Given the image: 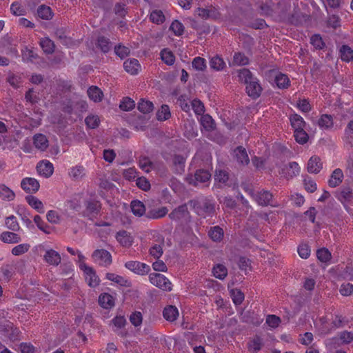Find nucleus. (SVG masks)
I'll list each match as a JSON object with an SVG mask.
<instances>
[{"mask_svg": "<svg viewBox=\"0 0 353 353\" xmlns=\"http://www.w3.org/2000/svg\"><path fill=\"white\" fill-rule=\"evenodd\" d=\"M238 77L239 81L246 84V92L249 97L256 99L259 98L262 92V87L256 77H253L252 72L247 68L239 70Z\"/></svg>", "mask_w": 353, "mask_h": 353, "instance_id": "obj_1", "label": "nucleus"}, {"mask_svg": "<svg viewBox=\"0 0 353 353\" xmlns=\"http://www.w3.org/2000/svg\"><path fill=\"white\" fill-rule=\"evenodd\" d=\"M188 205L199 216L212 214L215 210V205L213 201L205 197L191 200L188 202Z\"/></svg>", "mask_w": 353, "mask_h": 353, "instance_id": "obj_2", "label": "nucleus"}, {"mask_svg": "<svg viewBox=\"0 0 353 353\" xmlns=\"http://www.w3.org/2000/svg\"><path fill=\"white\" fill-rule=\"evenodd\" d=\"M149 279L152 284L164 291L170 292L172 289V285L169 279L160 273H152Z\"/></svg>", "mask_w": 353, "mask_h": 353, "instance_id": "obj_3", "label": "nucleus"}, {"mask_svg": "<svg viewBox=\"0 0 353 353\" xmlns=\"http://www.w3.org/2000/svg\"><path fill=\"white\" fill-rule=\"evenodd\" d=\"M248 194L254 199V201L261 206L273 205L271 203L272 199L273 197L272 194L269 191L261 190L255 192L251 189H248Z\"/></svg>", "mask_w": 353, "mask_h": 353, "instance_id": "obj_4", "label": "nucleus"}, {"mask_svg": "<svg viewBox=\"0 0 353 353\" xmlns=\"http://www.w3.org/2000/svg\"><path fill=\"white\" fill-rule=\"evenodd\" d=\"M211 174L206 170H198L194 175H188L186 181L194 186H196L199 183H205L210 180Z\"/></svg>", "mask_w": 353, "mask_h": 353, "instance_id": "obj_5", "label": "nucleus"}, {"mask_svg": "<svg viewBox=\"0 0 353 353\" xmlns=\"http://www.w3.org/2000/svg\"><path fill=\"white\" fill-rule=\"evenodd\" d=\"M92 257L101 266L108 267L112 263V255L106 250L98 249L93 252Z\"/></svg>", "mask_w": 353, "mask_h": 353, "instance_id": "obj_6", "label": "nucleus"}, {"mask_svg": "<svg viewBox=\"0 0 353 353\" xmlns=\"http://www.w3.org/2000/svg\"><path fill=\"white\" fill-rule=\"evenodd\" d=\"M125 267L139 275L147 274L150 271V267L148 264L137 261H127Z\"/></svg>", "mask_w": 353, "mask_h": 353, "instance_id": "obj_7", "label": "nucleus"}, {"mask_svg": "<svg viewBox=\"0 0 353 353\" xmlns=\"http://www.w3.org/2000/svg\"><path fill=\"white\" fill-rule=\"evenodd\" d=\"M79 268L86 274V280L89 286L94 288L99 285L100 280L92 267L88 266L85 263H82L79 264Z\"/></svg>", "mask_w": 353, "mask_h": 353, "instance_id": "obj_8", "label": "nucleus"}, {"mask_svg": "<svg viewBox=\"0 0 353 353\" xmlns=\"http://www.w3.org/2000/svg\"><path fill=\"white\" fill-rule=\"evenodd\" d=\"M169 218L175 221H186L189 219V212L186 205H181L169 214Z\"/></svg>", "mask_w": 353, "mask_h": 353, "instance_id": "obj_9", "label": "nucleus"}, {"mask_svg": "<svg viewBox=\"0 0 353 353\" xmlns=\"http://www.w3.org/2000/svg\"><path fill=\"white\" fill-rule=\"evenodd\" d=\"M300 168L299 164L295 162H290L288 165H283L281 168L280 174L283 175L287 179L293 178L294 176L299 174Z\"/></svg>", "mask_w": 353, "mask_h": 353, "instance_id": "obj_10", "label": "nucleus"}, {"mask_svg": "<svg viewBox=\"0 0 353 353\" xmlns=\"http://www.w3.org/2000/svg\"><path fill=\"white\" fill-rule=\"evenodd\" d=\"M336 197L346 208L347 203L351 202L353 200L352 190L348 186L342 187L339 191L336 192Z\"/></svg>", "mask_w": 353, "mask_h": 353, "instance_id": "obj_11", "label": "nucleus"}, {"mask_svg": "<svg viewBox=\"0 0 353 353\" xmlns=\"http://www.w3.org/2000/svg\"><path fill=\"white\" fill-rule=\"evenodd\" d=\"M21 187L28 193H35L39 190L40 185L34 178H25L21 181Z\"/></svg>", "mask_w": 353, "mask_h": 353, "instance_id": "obj_12", "label": "nucleus"}, {"mask_svg": "<svg viewBox=\"0 0 353 353\" xmlns=\"http://www.w3.org/2000/svg\"><path fill=\"white\" fill-rule=\"evenodd\" d=\"M37 170L40 175L48 178L53 174L54 167L49 161L43 160L37 163Z\"/></svg>", "mask_w": 353, "mask_h": 353, "instance_id": "obj_13", "label": "nucleus"}, {"mask_svg": "<svg viewBox=\"0 0 353 353\" xmlns=\"http://www.w3.org/2000/svg\"><path fill=\"white\" fill-rule=\"evenodd\" d=\"M185 158L180 154H174L172 158V168L174 173L181 174L184 171Z\"/></svg>", "mask_w": 353, "mask_h": 353, "instance_id": "obj_14", "label": "nucleus"}, {"mask_svg": "<svg viewBox=\"0 0 353 353\" xmlns=\"http://www.w3.org/2000/svg\"><path fill=\"white\" fill-rule=\"evenodd\" d=\"M43 258L47 263L54 266L59 265L61 261V258L59 252L52 249L46 250Z\"/></svg>", "mask_w": 353, "mask_h": 353, "instance_id": "obj_15", "label": "nucleus"}, {"mask_svg": "<svg viewBox=\"0 0 353 353\" xmlns=\"http://www.w3.org/2000/svg\"><path fill=\"white\" fill-rule=\"evenodd\" d=\"M234 155L236 161L241 165H248L250 163V159L247 151L243 146H239L234 150Z\"/></svg>", "mask_w": 353, "mask_h": 353, "instance_id": "obj_16", "label": "nucleus"}, {"mask_svg": "<svg viewBox=\"0 0 353 353\" xmlns=\"http://www.w3.org/2000/svg\"><path fill=\"white\" fill-rule=\"evenodd\" d=\"M179 315L177 307L174 305H167L163 311L164 319L169 322L175 321Z\"/></svg>", "mask_w": 353, "mask_h": 353, "instance_id": "obj_17", "label": "nucleus"}, {"mask_svg": "<svg viewBox=\"0 0 353 353\" xmlns=\"http://www.w3.org/2000/svg\"><path fill=\"white\" fill-rule=\"evenodd\" d=\"M123 67H124L125 70L127 72H128L132 75L138 74V72L141 68L139 62L136 59H127L123 63Z\"/></svg>", "mask_w": 353, "mask_h": 353, "instance_id": "obj_18", "label": "nucleus"}, {"mask_svg": "<svg viewBox=\"0 0 353 353\" xmlns=\"http://www.w3.org/2000/svg\"><path fill=\"white\" fill-rule=\"evenodd\" d=\"M323 168L321 159L317 156H312L307 162V171L310 173H319Z\"/></svg>", "mask_w": 353, "mask_h": 353, "instance_id": "obj_19", "label": "nucleus"}, {"mask_svg": "<svg viewBox=\"0 0 353 353\" xmlns=\"http://www.w3.org/2000/svg\"><path fill=\"white\" fill-rule=\"evenodd\" d=\"M168 212L167 207L152 208L147 211L145 216L150 219H159L164 217Z\"/></svg>", "mask_w": 353, "mask_h": 353, "instance_id": "obj_20", "label": "nucleus"}, {"mask_svg": "<svg viewBox=\"0 0 353 353\" xmlns=\"http://www.w3.org/2000/svg\"><path fill=\"white\" fill-rule=\"evenodd\" d=\"M85 212L88 215L95 216L99 214L101 210V203L94 199H89L85 201Z\"/></svg>", "mask_w": 353, "mask_h": 353, "instance_id": "obj_21", "label": "nucleus"}, {"mask_svg": "<svg viewBox=\"0 0 353 353\" xmlns=\"http://www.w3.org/2000/svg\"><path fill=\"white\" fill-rule=\"evenodd\" d=\"M343 179V171L340 168H336L332 173L330 179L328 181V185L331 188H335L341 183Z\"/></svg>", "mask_w": 353, "mask_h": 353, "instance_id": "obj_22", "label": "nucleus"}, {"mask_svg": "<svg viewBox=\"0 0 353 353\" xmlns=\"http://www.w3.org/2000/svg\"><path fill=\"white\" fill-rule=\"evenodd\" d=\"M33 143L36 148L44 151L48 147V140L42 134H37L33 137Z\"/></svg>", "mask_w": 353, "mask_h": 353, "instance_id": "obj_23", "label": "nucleus"}, {"mask_svg": "<svg viewBox=\"0 0 353 353\" xmlns=\"http://www.w3.org/2000/svg\"><path fill=\"white\" fill-rule=\"evenodd\" d=\"M196 13L202 19L215 18L218 14L217 10L212 6L205 8H198Z\"/></svg>", "mask_w": 353, "mask_h": 353, "instance_id": "obj_24", "label": "nucleus"}, {"mask_svg": "<svg viewBox=\"0 0 353 353\" xmlns=\"http://www.w3.org/2000/svg\"><path fill=\"white\" fill-rule=\"evenodd\" d=\"M0 239L6 243H18L21 241V236L12 232H3L0 235Z\"/></svg>", "mask_w": 353, "mask_h": 353, "instance_id": "obj_25", "label": "nucleus"}, {"mask_svg": "<svg viewBox=\"0 0 353 353\" xmlns=\"http://www.w3.org/2000/svg\"><path fill=\"white\" fill-rule=\"evenodd\" d=\"M14 268L12 265L6 264L0 268V281H8L12 277Z\"/></svg>", "mask_w": 353, "mask_h": 353, "instance_id": "obj_26", "label": "nucleus"}, {"mask_svg": "<svg viewBox=\"0 0 353 353\" xmlns=\"http://www.w3.org/2000/svg\"><path fill=\"white\" fill-rule=\"evenodd\" d=\"M290 121L292 128L294 130H302L305 128L306 123L301 116L298 114H291Z\"/></svg>", "mask_w": 353, "mask_h": 353, "instance_id": "obj_27", "label": "nucleus"}, {"mask_svg": "<svg viewBox=\"0 0 353 353\" xmlns=\"http://www.w3.org/2000/svg\"><path fill=\"white\" fill-rule=\"evenodd\" d=\"M116 239L124 247H129L132 243V238L125 230H121L117 233Z\"/></svg>", "mask_w": 353, "mask_h": 353, "instance_id": "obj_28", "label": "nucleus"}, {"mask_svg": "<svg viewBox=\"0 0 353 353\" xmlns=\"http://www.w3.org/2000/svg\"><path fill=\"white\" fill-rule=\"evenodd\" d=\"M209 237L214 242H221L224 236L223 230L220 226L211 227L208 231Z\"/></svg>", "mask_w": 353, "mask_h": 353, "instance_id": "obj_29", "label": "nucleus"}, {"mask_svg": "<svg viewBox=\"0 0 353 353\" xmlns=\"http://www.w3.org/2000/svg\"><path fill=\"white\" fill-rule=\"evenodd\" d=\"M132 212L137 216H141L145 214L146 209L143 202L139 200H134L130 204Z\"/></svg>", "mask_w": 353, "mask_h": 353, "instance_id": "obj_30", "label": "nucleus"}, {"mask_svg": "<svg viewBox=\"0 0 353 353\" xmlns=\"http://www.w3.org/2000/svg\"><path fill=\"white\" fill-rule=\"evenodd\" d=\"M40 46L47 54H52L55 50V45L53 41L48 37L42 38L39 41Z\"/></svg>", "mask_w": 353, "mask_h": 353, "instance_id": "obj_31", "label": "nucleus"}, {"mask_svg": "<svg viewBox=\"0 0 353 353\" xmlns=\"http://www.w3.org/2000/svg\"><path fill=\"white\" fill-rule=\"evenodd\" d=\"M105 278L111 281H113L117 284H119L121 286L123 287H130V282L125 279L124 277L115 274L114 273H110L108 272L105 274Z\"/></svg>", "mask_w": 353, "mask_h": 353, "instance_id": "obj_32", "label": "nucleus"}, {"mask_svg": "<svg viewBox=\"0 0 353 353\" xmlns=\"http://www.w3.org/2000/svg\"><path fill=\"white\" fill-rule=\"evenodd\" d=\"M15 198L14 192L5 184H0V199L11 201Z\"/></svg>", "mask_w": 353, "mask_h": 353, "instance_id": "obj_33", "label": "nucleus"}, {"mask_svg": "<svg viewBox=\"0 0 353 353\" xmlns=\"http://www.w3.org/2000/svg\"><path fill=\"white\" fill-rule=\"evenodd\" d=\"M339 54L343 61L350 62L353 60V50L347 45H343L341 47Z\"/></svg>", "mask_w": 353, "mask_h": 353, "instance_id": "obj_34", "label": "nucleus"}, {"mask_svg": "<svg viewBox=\"0 0 353 353\" xmlns=\"http://www.w3.org/2000/svg\"><path fill=\"white\" fill-rule=\"evenodd\" d=\"M96 45L103 53H107L112 48V43L110 39L104 36L98 37Z\"/></svg>", "mask_w": 353, "mask_h": 353, "instance_id": "obj_35", "label": "nucleus"}, {"mask_svg": "<svg viewBox=\"0 0 353 353\" xmlns=\"http://www.w3.org/2000/svg\"><path fill=\"white\" fill-rule=\"evenodd\" d=\"M201 125L206 131H212L215 128V123L209 114H203L200 119Z\"/></svg>", "mask_w": 353, "mask_h": 353, "instance_id": "obj_36", "label": "nucleus"}, {"mask_svg": "<svg viewBox=\"0 0 353 353\" xmlns=\"http://www.w3.org/2000/svg\"><path fill=\"white\" fill-rule=\"evenodd\" d=\"M213 275L220 280H223L228 275V269L223 264H216L212 268Z\"/></svg>", "mask_w": 353, "mask_h": 353, "instance_id": "obj_37", "label": "nucleus"}, {"mask_svg": "<svg viewBox=\"0 0 353 353\" xmlns=\"http://www.w3.org/2000/svg\"><path fill=\"white\" fill-rule=\"evenodd\" d=\"M274 81L277 87L280 89L288 88L290 85V81L288 77L283 73H279L276 75Z\"/></svg>", "mask_w": 353, "mask_h": 353, "instance_id": "obj_38", "label": "nucleus"}, {"mask_svg": "<svg viewBox=\"0 0 353 353\" xmlns=\"http://www.w3.org/2000/svg\"><path fill=\"white\" fill-rule=\"evenodd\" d=\"M90 99L94 102H100L103 98V92L97 86H91L88 90Z\"/></svg>", "mask_w": 353, "mask_h": 353, "instance_id": "obj_39", "label": "nucleus"}, {"mask_svg": "<svg viewBox=\"0 0 353 353\" xmlns=\"http://www.w3.org/2000/svg\"><path fill=\"white\" fill-rule=\"evenodd\" d=\"M99 303L103 308H110L114 304V299L110 294L104 293L99 296Z\"/></svg>", "mask_w": 353, "mask_h": 353, "instance_id": "obj_40", "label": "nucleus"}, {"mask_svg": "<svg viewBox=\"0 0 353 353\" xmlns=\"http://www.w3.org/2000/svg\"><path fill=\"white\" fill-rule=\"evenodd\" d=\"M69 175L73 180H81L85 176V168L82 165H76L71 168Z\"/></svg>", "mask_w": 353, "mask_h": 353, "instance_id": "obj_41", "label": "nucleus"}, {"mask_svg": "<svg viewBox=\"0 0 353 353\" xmlns=\"http://www.w3.org/2000/svg\"><path fill=\"white\" fill-rule=\"evenodd\" d=\"M26 200L32 208L37 210L39 212H43V205L37 197L34 196H28L26 197Z\"/></svg>", "mask_w": 353, "mask_h": 353, "instance_id": "obj_42", "label": "nucleus"}, {"mask_svg": "<svg viewBox=\"0 0 353 353\" xmlns=\"http://www.w3.org/2000/svg\"><path fill=\"white\" fill-rule=\"evenodd\" d=\"M319 126L322 129H328L333 125V119L330 114H323L318 121Z\"/></svg>", "mask_w": 353, "mask_h": 353, "instance_id": "obj_43", "label": "nucleus"}, {"mask_svg": "<svg viewBox=\"0 0 353 353\" xmlns=\"http://www.w3.org/2000/svg\"><path fill=\"white\" fill-rule=\"evenodd\" d=\"M249 63V59L242 52H235L233 57V65H245Z\"/></svg>", "mask_w": 353, "mask_h": 353, "instance_id": "obj_44", "label": "nucleus"}, {"mask_svg": "<svg viewBox=\"0 0 353 353\" xmlns=\"http://www.w3.org/2000/svg\"><path fill=\"white\" fill-rule=\"evenodd\" d=\"M161 58L162 61L168 65H172L175 61V57L173 53L168 49H163L161 51Z\"/></svg>", "mask_w": 353, "mask_h": 353, "instance_id": "obj_45", "label": "nucleus"}, {"mask_svg": "<svg viewBox=\"0 0 353 353\" xmlns=\"http://www.w3.org/2000/svg\"><path fill=\"white\" fill-rule=\"evenodd\" d=\"M210 68L214 70L219 71L222 70L225 67V63L219 56L212 57L210 61Z\"/></svg>", "mask_w": 353, "mask_h": 353, "instance_id": "obj_46", "label": "nucleus"}, {"mask_svg": "<svg viewBox=\"0 0 353 353\" xmlns=\"http://www.w3.org/2000/svg\"><path fill=\"white\" fill-rule=\"evenodd\" d=\"M137 108L143 114H148L153 110L154 105L150 101L141 99L140 101L138 103Z\"/></svg>", "mask_w": 353, "mask_h": 353, "instance_id": "obj_47", "label": "nucleus"}, {"mask_svg": "<svg viewBox=\"0 0 353 353\" xmlns=\"http://www.w3.org/2000/svg\"><path fill=\"white\" fill-rule=\"evenodd\" d=\"M294 137L296 141L301 145L306 143L309 139L308 134L305 131L304 128L294 130Z\"/></svg>", "mask_w": 353, "mask_h": 353, "instance_id": "obj_48", "label": "nucleus"}, {"mask_svg": "<svg viewBox=\"0 0 353 353\" xmlns=\"http://www.w3.org/2000/svg\"><path fill=\"white\" fill-rule=\"evenodd\" d=\"M37 14L43 19L49 20L52 18L51 8L49 6L41 5L37 9Z\"/></svg>", "mask_w": 353, "mask_h": 353, "instance_id": "obj_49", "label": "nucleus"}, {"mask_svg": "<svg viewBox=\"0 0 353 353\" xmlns=\"http://www.w3.org/2000/svg\"><path fill=\"white\" fill-rule=\"evenodd\" d=\"M171 116L169 106L168 105H162L161 109L157 112V118L159 121H165Z\"/></svg>", "mask_w": 353, "mask_h": 353, "instance_id": "obj_50", "label": "nucleus"}, {"mask_svg": "<svg viewBox=\"0 0 353 353\" xmlns=\"http://www.w3.org/2000/svg\"><path fill=\"white\" fill-rule=\"evenodd\" d=\"M150 20L157 24H161L165 21V16L160 10H154L150 13Z\"/></svg>", "mask_w": 353, "mask_h": 353, "instance_id": "obj_51", "label": "nucleus"}, {"mask_svg": "<svg viewBox=\"0 0 353 353\" xmlns=\"http://www.w3.org/2000/svg\"><path fill=\"white\" fill-rule=\"evenodd\" d=\"M85 122L89 128L95 129L99 125L100 119L97 115L90 114L85 119Z\"/></svg>", "mask_w": 353, "mask_h": 353, "instance_id": "obj_52", "label": "nucleus"}, {"mask_svg": "<svg viewBox=\"0 0 353 353\" xmlns=\"http://www.w3.org/2000/svg\"><path fill=\"white\" fill-rule=\"evenodd\" d=\"M6 227L14 232L18 231L20 228L17 221V218L14 215H11L6 219L5 221Z\"/></svg>", "mask_w": 353, "mask_h": 353, "instance_id": "obj_53", "label": "nucleus"}, {"mask_svg": "<svg viewBox=\"0 0 353 353\" xmlns=\"http://www.w3.org/2000/svg\"><path fill=\"white\" fill-rule=\"evenodd\" d=\"M192 65L194 69L198 71H203L206 69V61L204 58L196 57H195Z\"/></svg>", "mask_w": 353, "mask_h": 353, "instance_id": "obj_54", "label": "nucleus"}, {"mask_svg": "<svg viewBox=\"0 0 353 353\" xmlns=\"http://www.w3.org/2000/svg\"><path fill=\"white\" fill-rule=\"evenodd\" d=\"M170 30H172L176 36H181L183 34L184 26L179 21L174 20L171 23Z\"/></svg>", "mask_w": 353, "mask_h": 353, "instance_id": "obj_55", "label": "nucleus"}, {"mask_svg": "<svg viewBox=\"0 0 353 353\" xmlns=\"http://www.w3.org/2000/svg\"><path fill=\"white\" fill-rule=\"evenodd\" d=\"M30 248V245L28 243L19 244L12 249V254L14 256H20L26 253Z\"/></svg>", "mask_w": 353, "mask_h": 353, "instance_id": "obj_56", "label": "nucleus"}, {"mask_svg": "<svg viewBox=\"0 0 353 353\" xmlns=\"http://www.w3.org/2000/svg\"><path fill=\"white\" fill-rule=\"evenodd\" d=\"M134 106V101L130 97H124L119 105V108L124 111H130L132 110Z\"/></svg>", "mask_w": 353, "mask_h": 353, "instance_id": "obj_57", "label": "nucleus"}, {"mask_svg": "<svg viewBox=\"0 0 353 353\" xmlns=\"http://www.w3.org/2000/svg\"><path fill=\"white\" fill-rule=\"evenodd\" d=\"M214 179L219 183L225 184L229 179V174L227 171L223 170H216Z\"/></svg>", "mask_w": 353, "mask_h": 353, "instance_id": "obj_58", "label": "nucleus"}, {"mask_svg": "<svg viewBox=\"0 0 353 353\" xmlns=\"http://www.w3.org/2000/svg\"><path fill=\"white\" fill-rule=\"evenodd\" d=\"M263 345V339L260 336H256L252 341L251 344L250 345V348L253 352L256 353L261 349Z\"/></svg>", "mask_w": 353, "mask_h": 353, "instance_id": "obj_59", "label": "nucleus"}, {"mask_svg": "<svg viewBox=\"0 0 353 353\" xmlns=\"http://www.w3.org/2000/svg\"><path fill=\"white\" fill-rule=\"evenodd\" d=\"M34 221L39 230H41L46 234H49L50 232V227L46 223H44V221L42 220V219L40 216H39V215L34 216Z\"/></svg>", "mask_w": 353, "mask_h": 353, "instance_id": "obj_60", "label": "nucleus"}, {"mask_svg": "<svg viewBox=\"0 0 353 353\" xmlns=\"http://www.w3.org/2000/svg\"><path fill=\"white\" fill-rule=\"evenodd\" d=\"M11 12L16 16H23L26 14V10L23 6L18 2H14L10 6Z\"/></svg>", "mask_w": 353, "mask_h": 353, "instance_id": "obj_61", "label": "nucleus"}, {"mask_svg": "<svg viewBox=\"0 0 353 353\" xmlns=\"http://www.w3.org/2000/svg\"><path fill=\"white\" fill-rule=\"evenodd\" d=\"M316 256L318 259L322 262H327L331 258V254L326 248H321L316 252Z\"/></svg>", "mask_w": 353, "mask_h": 353, "instance_id": "obj_62", "label": "nucleus"}, {"mask_svg": "<svg viewBox=\"0 0 353 353\" xmlns=\"http://www.w3.org/2000/svg\"><path fill=\"white\" fill-rule=\"evenodd\" d=\"M192 106L195 114L198 115H203L205 112V107L200 100L194 99L192 101Z\"/></svg>", "mask_w": 353, "mask_h": 353, "instance_id": "obj_63", "label": "nucleus"}, {"mask_svg": "<svg viewBox=\"0 0 353 353\" xmlns=\"http://www.w3.org/2000/svg\"><path fill=\"white\" fill-rule=\"evenodd\" d=\"M339 339L343 344H349L353 341V332L343 331L339 333Z\"/></svg>", "mask_w": 353, "mask_h": 353, "instance_id": "obj_64", "label": "nucleus"}]
</instances>
